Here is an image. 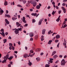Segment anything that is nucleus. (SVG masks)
<instances>
[{
	"label": "nucleus",
	"instance_id": "f257e3e1",
	"mask_svg": "<svg viewBox=\"0 0 67 67\" xmlns=\"http://www.w3.org/2000/svg\"><path fill=\"white\" fill-rule=\"evenodd\" d=\"M9 55L7 54L6 56H5L4 57V59H8L10 61H11V60L13 58V56H11L10 58H9Z\"/></svg>",
	"mask_w": 67,
	"mask_h": 67
},
{
	"label": "nucleus",
	"instance_id": "f03ea898",
	"mask_svg": "<svg viewBox=\"0 0 67 67\" xmlns=\"http://www.w3.org/2000/svg\"><path fill=\"white\" fill-rule=\"evenodd\" d=\"M0 32H0V34H1L3 36V37H4L5 36V34L4 33V29H2L1 30H0Z\"/></svg>",
	"mask_w": 67,
	"mask_h": 67
},
{
	"label": "nucleus",
	"instance_id": "7ed1b4c3",
	"mask_svg": "<svg viewBox=\"0 0 67 67\" xmlns=\"http://www.w3.org/2000/svg\"><path fill=\"white\" fill-rule=\"evenodd\" d=\"M67 63V61L65 62V59H63L61 61V64L62 66H64L65 64V63Z\"/></svg>",
	"mask_w": 67,
	"mask_h": 67
},
{
	"label": "nucleus",
	"instance_id": "20e7f679",
	"mask_svg": "<svg viewBox=\"0 0 67 67\" xmlns=\"http://www.w3.org/2000/svg\"><path fill=\"white\" fill-rule=\"evenodd\" d=\"M43 20L44 19L43 18L41 19L40 20L38 23V25H41V24H42V21H43Z\"/></svg>",
	"mask_w": 67,
	"mask_h": 67
},
{
	"label": "nucleus",
	"instance_id": "39448f33",
	"mask_svg": "<svg viewBox=\"0 0 67 67\" xmlns=\"http://www.w3.org/2000/svg\"><path fill=\"white\" fill-rule=\"evenodd\" d=\"M53 60L54 59L53 58H50V60L48 61L49 62H48V64H50V63H53Z\"/></svg>",
	"mask_w": 67,
	"mask_h": 67
},
{
	"label": "nucleus",
	"instance_id": "423d86ee",
	"mask_svg": "<svg viewBox=\"0 0 67 67\" xmlns=\"http://www.w3.org/2000/svg\"><path fill=\"white\" fill-rule=\"evenodd\" d=\"M24 58H26L27 57H29V56H28V54H24L23 55Z\"/></svg>",
	"mask_w": 67,
	"mask_h": 67
},
{
	"label": "nucleus",
	"instance_id": "0eeeda50",
	"mask_svg": "<svg viewBox=\"0 0 67 67\" xmlns=\"http://www.w3.org/2000/svg\"><path fill=\"white\" fill-rule=\"evenodd\" d=\"M3 12H4V11L2 10V9L0 8V15H2V14H3Z\"/></svg>",
	"mask_w": 67,
	"mask_h": 67
},
{
	"label": "nucleus",
	"instance_id": "6e6552de",
	"mask_svg": "<svg viewBox=\"0 0 67 67\" xmlns=\"http://www.w3.org/2000/svg\"><path fill=\"white\" fill-rule=\"evenodd\" d=\"M23 21L25 23H26V21L25 20V17H23Z\"/></svg>",
	"mask_w": 67,
	"mask_h": 67
},
{
	"label": "nucleus",
	"instance_id": "1a4fd4ad",
	"mask_svg": "<svg viewBox=\"0 0 67 67\" xmlns=\"http://www.w3.org/2000/svg\"><path fill=\"white\" fill-rule=\"evenodd\" d=\"M61 8L63 10L64 13H66V9L65 8L63 7H62Z\"/></svg>",
	"mask_w": 67,
	"mask_h": 67
},
{
	"label": "nucleus",
	"instance_id": "9d476101",
	"mask_svg": "<svg viewBox=\"0 0 67 67\" xmlns=\"http://www.w3.org/2000/svg\"><path fill=\"white\" fill-rule=\"evenodd\" d=\"M29 35L30 37H33V33L32 32H30L29 34Z\"/></svg>",
	"mask_w": 67,
	"mask_h": 67
},
{
	"label": "nucleus",
	"instance_id": "9b49d317",
	"mask_svg": "<svg viewBox=\"0 0 67 67\" xmlns=\"http://www.w3.org/2000/svg\"><path fill=\"white\" fill-rule=\"evenodd\" d=\"M15 33L16 34H17L19 33V31L17 29H16L14 31Z\"/></svg>",
	"mask_w": 67,
	"mask_h": 67
},
{
	"label": "nucleus",
	"instance_id": "f8f14e48",
	"mask_svg": "<svg viewBox=\"0 0 67 67\" xmlns=\"http://www.w3.org/2000/svg\"><path fill=\"white\" fill-rule=\"evenodd\" d=\"M55 38L56 39H58L60 38V35H57L55 36Z\"/></svg>",
	"mask_w": 67,
	"mask_h": 67
},
{
	"label": "nucleus",
	"instance_id": "ddd939ff",
	"mask_svg": "<svg viewBox=\"0 0 67 67\" xmlns=\"http://www.w3.org/2000/svg\"><path fill=\"white\" fill-rule=\"evenodd\" d=\"M16 25H17V27H19L21 25V24H19V23L17 22H16Z\"/></svg>",
	"mask_w": 67,
	"mask_h": 67
},
{
	"label": "nucleus",
	"instance_id": "4468645a",
	"mask_svg": "<svg viewBox=\"0 0 67 67\" xmlns=\"http://www.w3.org/2000/svg\"><path fill=\"white\" fill-rule=\"evenodd\" d=\"M45 31H46V29H44L42 30V34L44 35L45 34Z\"/></svg>",
	"mask_w": 67,
	"mask_h": 67
},
{
	"label": "nucleus",
	"instance_id": "2eb2a0df",
	"mask_svg": "<svg viewBox=\"0 0 67 67\" xmlns=\"http://www.w3.org/2000/svg\"><path fill=\"white\" fill-rule=\"evenodd\" d=\"M28 3H27L26 4V6L27 7H30V2L29 1H28Z\"/></svg>",
	"mask_w": 67,
	"mask_h": 67
},
{
	"label": "nucleus",
	"instance_id": "dca6fc26",
	"mask_svg": "<svg viewBox=\"0 0 67 67\" xmlns=\"http://www.w3.org/2000/svg\"><path fill=\"white\" fill-rule=\"evenodd\" d=\"M5 22L7 24H9L10 23L9 22V21H8V20H7V19H5Z\"/></svg>",
	"mask_w": 67,
	"mask_h": 67
},
{
	"label": "nucleus",
	"instance_id": "f3484780",
	"mask_svg": "<svg viewBox=\"0 0 67 67\" xmlns=\"http://www.w3.org/2000/svg\"><path fill=\"white\" fill-rule=\"evenodd\" d=\"M36 15H37V13H32L31 14V15H32V16H35Z\"/></svg>",
	"mask_w": 67,
	"mask_h": 67
},
{
	"label": "nucleus",
	"instance_id": "a211bd4d",
	"mask_svg": "<svg viewBox=\"0 0 67 67\" xmlns=\"http://www.w3.org/2000/svg\"><path fill=\"white\" fill-rule=\"evenodd\" d=\"M52 42H53V41H52V40H49V42H48V44H49V45H51V43H52Z\"/></svg>",
	"mask_w": 67,
	"mask_h": 67
},
{
	"label": "nucleus",
	"instance_id": "6ab92c4d",
	"mask_svg": "<svg viewBox=\"0 0 67 67\" xmlns=\"http://www.w3.org/2000/svg\"><path fill=\"white\" fill-rule=\"evenodd\" d=\"M67 26V25L65 24L64 26V24H63L62 26L61 27V28H65V27H66Z\"/></svg>",
	"mask_w": 67,
	"mask_h": 67
},
{
	"label": "nucleus",
	"instance_id": "aec40b11",
	"mask_svg": "<svg viewBox=\"0 0 67 67\" xmlns=\"http://www.w3.org/2000/svg\"><path fill=\"white\" fill-rule=\"evenodd\" d=\"M5 17H6V16H7V17H8V18H10L11 16L9 15H7V14H5Z\"/></svg>",
	"mask_w": 67,
	"mask_h": 67
},
{
	"label": "nucleus",
	"instance_id": "412c9836",
	"mask_svg": "<svg viewBox=\"0 0 67 67\" xmlns=\"http://www.w3.org/2000/svg\"><path fill=\"white\" fill-rule=\"evenodd\" d=\"M64 42L63 43V45H64V46H66V40H65V39H64Z\"/></svg>",
	"mask_w": 67,
	"mask_h": 67
},
{
	"label": "nucleus",
	"instance_id": "4be33fe9",
	"mask_svg": "<svg viewBox=\"0 0 67 67\" xmlns=\"http://www.w3.org/2000/svg\"><path fill=\"white\" fill-rule=\"evenodd\" d=\"M30 2L31 4H33L34 3V0H31L30 1Z\"/></svg>",
	"mask_w": 67,
	"mask_h": 67
},
{
	"label": "nucleus",
	"instance_id": "5701e85b",
	"mask_svg": "<svg viewBox=\"0 0 67 67\" xmlns=\"http://www.w3.org/2000/svg\"><path fill=\"white\" fill-rule=\"evenodd\" d=\"M4 5L5 6L6 5H8V2H7V1H5L4 3Z\"/></svg>",
	"mask_w": 67,
	"mask_h": 67
},
{
	"label": "nucleus",
	"instance_id": "b1692460",
	"mask_svg": "<svg viewBox=\"0 0 67 67\" xmlns=\"http://www.w3.org/2000/svg\"><path fill=\"white\" fill-rule=\"evenodd\" d=\"M57 55H54L53 57V58L55 59H56V58H57Z\"/></svg>",
	"mask_w": 67,
	"mask_h": 67
},
{
	"label": "nucleus",
	"instance_id": "393cba45",
	"mask_svg": "<svg viewBox=\"0 0 67 67\" xmlns=\"http://www.w3.org/2000/svg\"><path fill=\"white\" fill-rule=\"evenodd\" d=\"M32 4H33V7H36V5H37L36 2H34Z\"/></svg>",
	"mask_w": 67,
	"mask_h": 67
},
{
	"label": "nucleus",
	"instance_id": "a878e982",
	"mask_svg": "<svg viewBox=\"0 0 67 67\" xmlns=\"http://www.w3.org/2000/svg\"><path fill=\"white\" fill-rule=\"evenodd\" d=\"M36 7L37 9H40V6L38 5H37Z\"/></svg>",
	"mask_w": 67,
	"mask_h": 67
},
{
	"label": "nucleus",
	"instance_id": "bb28decb",
	"mask_svg": "<svg viewBox=\"0 0 67 67\" xmlns=\"http://www.w3.org/2000/svg\"><path fill=\"white\" fill-rule=\"evenodd\" d=\"M28 65L29 66H31L32 65V62H29L28 63Z\"/></svg>",
	"mask_w": 67,
	"mask_h": 67
},
{
	"label": "nucleus",
	"instance_id": "cd10ccee",
	"mask_svg": "<svg viewBox=\"0 0 67 67\" xmlns=\"http://www.w3.org/2000/svg\"><path fill=\"white\" fill-rule=\"evenodd\" d=\"M52 4H53V6L54 7V8H55L56 6H55V2H53L52 3Z\"/></svg>",
	"mask_w": 67,
	"mask_h": 67
},
{
	"label": "nucleus",
	"instance_id": "c85d7f7f",
	"mask_svg": "<svg viewBox=\"0 0 67 67\" xmlns=\"http://www.w3.org/2000/svg\"><path fill=\"white\" fill-rule=\"evenodd\" d=\"M56 52L55 51H53L52 53V55L51 56H53L56 53Z\"/></svg>",
	"mask_w": 67,
	"mask_h": 67
},
{
	"label": "nucleus",
	"instance_id": "c756f323",
	"mask_svg": "<svg viewBox=\"0 0 67 67\" xmlns=\"http://www.w3.org/2000/svg\"><path fill=\"white\" fill-rule=\"evenodd\" d=\"M41 51V48H39L37 49L36 50V52H40Z\"/></svg>",
	"mask_w": 67,
	"mask_h": 67
},
{
	"label": "nucleus",
	"instance_id": "7c9ffc66",
	"mask_svg": "<svg viewBox=\"0 0 67 67\" xmlns=\"http://www.w3.org/2000/svg\"><path fill=\"white\" fill-rule=\"evenodd\" d=\"M6 61H7V59H4L3 61H2V63H4V62H5V63H6Z\"/></svg>",
	"mask_w": 67,
	"mask_h": 67
},
{
	"label": "nucleus",
	"instance_id": "2f4dec72",
	"mask_svg": "<svg viewBox=\"0 0 67 67\" xmlns=\"http://www.w3.org/2000/svg\"><path fill=\"white\" fill-rule=\"evenodd\" d=\"M36 59L37 62H39L40 60V58H39L38 57L36 58Z\"/></svg>",
	"mask_w": 67,
	"mask_h": 67
},
{
	"label": "nucleus",
	"instance_id": "473e14b6",
	"mask_svg": "<svg viewBox=\"0 0 67 67\" xmlns=\"http://www.w3.org/2000/svg\"><path fill=\"white\" fill-rule=\"evenodd\" d=\"M17 30L18 31H22V28H18L17 29Z\"/></svg>",
	"mask_w": 67,
	"mask_h": 67
},
{
	"label": "nucleus",
	"instance_id": "72a5a7b5",
	"mask_svg": "<svg viewBox=\"0 0 67 67\" xmlns=\"http://www.w3.org/2000/svg\"><path fill=\"white\" fill-rule=\"evenodd\" d=\"M35 38L36 40H37V38H38V35H36L35 36Z\"/></svg>",
	"mask_w": 67,
	"mask_h": 67
},
{
	"label": "nucleus",
	"instance_id": "f704fd0d",
	"mask_svg": "<svg viewBox=\"0 0 67 67\" xmlns=\"http://www.w3.org/2000/svg\"><path fill=\"white\" fill-rule=\"evenodd\" d=\"M22 1H23V4H25V3H26V1H23V0H22Z\"/></svg>",
	"mask_w": 67,
	"mask_h": 67
},
{
	"label": "nucleus",
	"instance_id": "c9c22d12",
	"mask_svg": "<svg viewBox=\"0 0 67 67\" xmlns=\"http://www.w3.org/2000/svg\"><path fill=\"white\" fill-rule=\"evenodd\" d=\"M3 41H4V43H5L7 42V39H4L3 40Z\"/></svg>",
	"mask_w": 67,
	"mask_h": 67
},
{
	"label": "nucleus",
	"instance_id": "e433bc0d",
	"mask_svg": "<svg viewBox=\"0 0 67 67\" xmlns=\"http://www.w3.org/2000/svg\"><path fill=\"white\" fill-rule=\"evenodd\" d=\"M49 66H50V65L48 64H46L45 65V67H49Z\"/></svg>",
	"mask_w": 67,
	"mask_h": 67
},
{
	"label": "nucleus",
	"instance_id": "4c0bfd02",
	"mask_svg": "<svg viewBox=\"0 0 67 67\" xmlns=\"http://www.w3.org/2000/svg\"><path fill=\"white\" fill-rule=\"evenodd\" d=\"M12 45H13V44H12L10 43H9V46H10V47H13V46H12Z\"/></svg>",
	"mask_w": 67,
	"mask_h": 67
},
{
	"label": "nucleus",
	"instance_id": "58836bf2",
	"mask_svg": "<svg viewBox=\"0 0 67 67\" xmlns=\"http://www.w3.org/2000/svg\"><path fill=\"white\" fill-rule=\"evenodd\" d=\"M17 7H20V8H22V6L21 5L18 4L17 5Z\"/></svg>",
	"mask_w": 67,
	"mask_h": 67
},
{
	"label": "nucleus",
	"instance_id": "ea45409f",
	"mask_svg": "<svg viewBox=\"0 0 67 67\" xmlns=\"http://www.w3.org/2000/svg\"><path fill=\"white\" fill-rule=\"evenodd\" d=\"M36 21H35V19H32V22L33 23H34Z\"/></svg>",
	"mask_w": 67,
	"mask_h": 67
},
{
	"label": "nucleus",
	"instance_id": "a19ab883",
	"mask_svg": "<svg viewBox=\"0 0 67 67\" xmlns=\"http://www.w3.org/2000/svg\"><path fill=\"white\" fill-rule=\"evenodd\" d=\"M17 19V18H14V17H13L12 18V19L13 21H14V20H16V19Z\"/></svg>",
	"mask_w": 67,
	"mask_h": 67
},
{
	"label": "nucleus",
	"instance_id": "79ce46f5",
	"mask_svg": "<svg viewBox=\"0 0 67 67\" xmlns=\"http://www.w3.org/2000/svg\"><path fill=\"white\" fill-rule=\"evenodd\" d=\"M59 20H60V19L59 18H58V19L56 20V21L57 22H58L59 21Z\"/></svg>",
	"mask_w": 67,
	"mask_h": 67
},
{
	"label": "nucleus",
	"instance_id": "37998d69",
	"mask_svg": "<svg viewBox=\"0 0 67 67\" xmlns=\"http://www.w3.org/2000/svg\"><path fill=\"white\" fill-rule=\"evenodd\" d=\"M30 12H32L33 11V9L32 8H30Z\"/></svg>",
	"mask_w": 67,
	"mask_h": 67
},
{
	"label": "nucleus",
	"instance_id": "c03bdc74",
	"mask_svg": "<svg viewBox=\"0 0 67 67\" xmlns=\"http://www.w3.org/2000/svg\"><path fill=\"white\" fill-rule=\"evenodd\" d=\"M30 53H33V51L32 50H30Z\"/></svg>",
	"mask_w": 67,
	"mask_h": 67
},
{
	"label": "nucleus",
	"instance_id": "a18cd8bd",
	"mask_svg": "<svg viewBox=\"0 0 67 67\" xmlns=\"http://www.w3.org/2000/svg\"><path fill=\"white\" fill-rule=\"evenodd\" d=\"M52 15H54L55 14V12H54V10H53L52 13Z\"/></svg>",
	"mask_w": 67,
	"mask_h": 67
},
{
	"label": "nucleus",
	"instance_id": "49530a36",
	"mask_svg": "<svg viewBox=\"0 0 67 67\" xmlns=\"http://www.w3.org/2000/svg\"><path fill=\"white\" fill-rule=\"evenodd\" d=\"M59 44H60V43H59L57 45V47L58 48H59Z\"/></svg>",
	"mask_w": 67,
	"mask_h": 67
},
{
	"label": "nucleus",
	"instance_id": "de8ad7c7",
	"mask_svg": "<svg viewBox=\"0 0 67 67\" xmlns=\"http://www.w3.org/2000/svg\"><path fill=\"white\" fill-rule=\"evenodd\" d=\"M58 41H59V40H56L55 41V43H57V42H58Z\"/></svg>",
	"mask_w": 67,
	"mask_h": 67
},
{
	"label": "nucleus",
	"instance_id": "09e8293b",
	"mask_svg": "<svg viewBox=\"0 0 67 67\" xmlns=\"http://www.w3.org/2000/svg\"><path fill=\"white\" fill-rule=\"evenodd\" d=\"M51 30H50L48 31V35L50 34L51 33Z\"/></svg>",
	"mask_w": 67,
	"mask_h": 67
},
{
	"label": "nucleus",
	"instance_id": "8fccbe9b",
	"mask_svg": "<svg viewBox=\"0 0 67 67\" xmlns=\"http://www.w3.org/2000/svg\"><path fill=\"white\" fill-rule=\"evenodd\" d=\"M62 5L63 6H65L66 5V3H63Z\"/></svg>",
	"mask_w": 67,
	"mask_h": 67
},
{
	"label": "nucleus",
	"instance_id": "3c124183",
	"mask_svg": "<svg viewBox=\"0 0 67 67\" xmlns=\"http://www.w3.org/2000/svg\"><path fill=\"white\" fill-rule=\"evenodd\" d=\"M18 44L19 45H21V42L20 41H19L18 42Z\"/></svg>",
	"mask_w": 67,
	"mask_h": 67
},
{
	"label": "nucleus",
	"instance_id": "603ef678",
	"mask_svg": "<svg viewBox=\"0 0 67 67\" xmlns=\"http://www.w3.org/2000/svg\"><path fill=\"white\" fill-rule=\"evenodd\" d=\"M33 38H30V41H33Z\"/></svg>",
	"mask_w": 67,
	"mask_h": 67
},
{
	"label": "nucleus",
	"instance_id": "864d4df0",
	"mask_svg": "<svg viewBox=\"0 0 67 67\" xmlns=\"http://www.w3.org/2000/svg\"><path fill=\"white\" fill-rule=\"evenodd\" d=\"M41 41H43V40H44V38H41Z\"/></svg>",
	"mask_w": 67,
	"mask_h": 67
},
{
	"label": "nucleus",
	"instance_id": "5fc2aeb1",
	"mask_svg": "<svg viewBox=\"0 0 67 67\" xmlns=\"http://www.w3.org/2000/svg\"><path fill=\"white\" fill-rule=\"evenodd\" d=\"M9 63L10 64H11V65H13V62H9Z\"/></svg>",
	"mask_w": 67,
	"mask_h": 67
},
{
	"label": "nucleus",
	"instance_id": "6e6d98bb",
	"mask_svg": "<svg viewBox=\"0 0 67 67\" xmlns=\"http://www.w3.org/2000/svg\"><path fill=\"white\" fill-rule=\"evenodd\" d=\"M27 25H28L27 24H25V25H24V26H25V27L27 26Z\"/></svg>",
	"mask_w": 67,
	"mask_h": 67
},
{
	"label": "nucleus",
	"instance_id": "4d7b16f0",
	"mask_svg": "<svg viewBox=\"0 0 67 67\" xmlns=\"http://www.w3.org/2000/svg\"><path fill=\"white\" fill-rule=\"evenodd\" d=\"M12 47V49L13 50H14V47L13 46Z\"/></svg>",
	"mask_w": 67,
	"mask_h": 67
},
{
	"label": "nucleus",
	"instance_id": "13d9d810",
	"mask_svg": "<svg viewBox=\"0 0 67 67\" xmlns=\"http://www.w3.org/2000/svg\"><path fill=\"white\" fill-rule=\"evenodd\" d=\"M58 62H59V60H57V61H56L55 63V64H57V63H58Z\"/></svg>",
	"mask_w": 67,
	"mask_h": 67
},
{
	"label": "nucleus",
	"instance_id": "bf43d9fd",
	"mask_svg": "<svg viewBox=\"0 0 67 67\" xmlns=\"http://www.w3.org/2000/svg\"><path fill=\"white\" fill-rule=\"evenodd\" d=\"M55 8L57 9H58L59 8H58V6H56L55 7Z\"/></svg>",
	"mask_w": 67,
	"mask_h": 67
},
{
	"label": "nucleus",
	"instance_id": "052dcab7",
	"mask_svg": "<svg viewBox=\"0 0 67 67\" xmlns=\"http://www.w3.org/2000/svg\"><path fill=\"white\" fill-rule=\"evenodd\" d=\"M8 39L11 40V39H12V38H11V37L10 36H9V37H8Z\"/></svg>",
	"mask_w": 67,
	"mask_h": 67
},
{
	"label": "nucleus",
	"instance_id": "680f3d73",
	"mask_svg": "<svg viewBox=\"0 0 67 67\" xmlns=\"http://www.w3.org/2000/svg\"><path fill=\"white\" fill-rule=\"evenodd\" d=\"M39 15H40V14H37L36 15V18H37V16H38Z\"/></svg>",
	"mask_w": 67,
	"mask_h": 67
},
{
	"label": "nucleus",
	"instance_id": "e2e57ef3",
	"mask_svg": "<svg viewBox=\"0 0 67 67\" xmlns=\"http://www.w3.org/2000/svg\"><path fill=\"white\" fill-rule=\"evenodd\" d=\"M29 16H30V15H27L26 16V18H27L28 17H29Z\"/></svg>",
	"mask_w": 67,
	"mask_h": 67
},
{
	"label": "nucleus",
	"instance_id": "0e129e2a",
	"mask_svg": "<svg viewBox=\"0 0 67 67\" xmlns=\"http://www.w3.org/2000/svg\"><path fill=\"white\" fill-rule=\"evenodd\" d=\"M43 54H44L43 53H40V55H41V56H42V55H43Z\"/></svg>",
	"mask_w": 67,
	"mask_h": 67
},
{
	"label": "nucleus",
	"instance_id": "69168bd1",
	"mask_svg": "<svg viewBox=\"0 0 67 67\" xmlns=\"http://www.w3.org/2000/svg\"><path fill=\"white\" fill-rule=\"evenodd\" d=\"M5 35H8V33L6 32L5 33Z\"/></svg>",
	"mask_w": 67,
	"mask_h": 67
},
{
	"label": "nucleus",
	"instance_id": "338daca9",
	"mask_svg": "<svg viewBox=\"0 0 67 67\" xmlns=\"http://www.w3.org/2000/svg\"><path fill=\"white\" fill-rule=\"evenodd\" d=\"M63 2H65L67 1V0H63Z\"/></svg>",
	"mask_w": 67,
	"mask_h": 67
},
{
	"label": "nucleus",
	"instance_id": "774afa93",
	"mask_svg": "<svg viewBox=\"0 0 67 67\" xmlns=\"http://www.w3.org/2000/svg\"><path fill=\"white\" fill-rule=\"evenodd\" d=\"M8 66L9 67H11V64H9L8 65Z\"/></svg>",
	"mask_w": 67,
	"mask_h": 67
}]
</instances>
